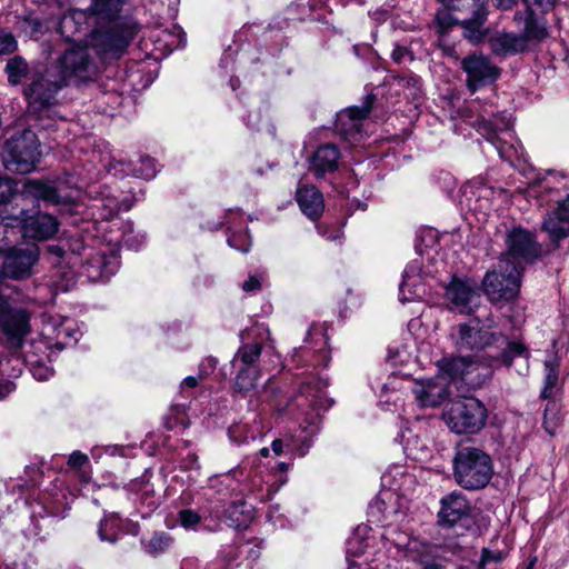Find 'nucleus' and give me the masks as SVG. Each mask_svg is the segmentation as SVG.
<instances>
[{
	"label": "nucleus",
	"mask_w": 569,
	"mask_h": 569,
	"mask_svg": "<svg viewBox=\"0 0 569 569\" xmlns=\"http://www.w3.org/2000/svg\"><path fill=\"white\" fill-rule=\"evenodd\" d=\"M395 84L403 90L406 98H412L416 100L421 94L420 78L415 74L396 77Z\"/></svg>",
	"instance_id": "41"
},
{
	"label": "nucleus",
	"mask_w": 569,
	"mask_h": 569,
	"mask_svg": "<svg viewBox=\"0 0 569 569\" xmlns=\"http://www.w3.org/2000/svg\"><path fill=\"white\" fill-rule=\"evenodd\" d=\"M426 286L418 262H410L402 273V281L399 286L400 302H410L421 299L426 295Z\"/></svg>",
	"instance_id": "27"
},
{
	"label": "nucleus",
	"mask_w": 569,
	"mask_h": 569,
	"mask_svg": "<svg viewBox=\"0 0 569 569\" xmlns=\"http://www.w3.org/2000/svg\"><path fill=\"white\" fill-rule=\"evenodd\" d=\"M14 389H16V386L12 381L0 380V400H3Z\"/></svg>",
	"instance_id": "61"
},
{
	"label": "nucleus",
	"mask_w": 569,
	"mask_h": 569,
	"mask_svg": "<svg viewBox=\"0 0 569 569\" xmlns=\"http://www.w3.org/2000/svg\"><path fill=\"white\" fill-rule=\"evenodd\" d=\"M385 531L381 535L385 547L393 557H402L413 562L427 563L431 558L432 546L419 538L412 537L408 531L400 530L392 519L382 521Z\"/></svg>",
	"instance_id": "12"
},
{
	"label": "nucleus",
	"mask_w": 569,
	"mask_h": 569,
	"mask_svg": "<svg viewBox=\"0 0 569 569\" xmlns=\"http://www.w3.org/2000/svg\"><path fill=\"white\" fill-rule=\"evenodd\" d=\"M560 406L557 401L550 400L546 406L543 415V428L546 432L553 436L560 425Z\"/></svg>",
	"instance_id": "42"
},
{
	"label": "nucleus",
	"mask_w": 569,
	"mask_h": 569,
	"mask_svg": "<svg viewBox=\"0 0 569 569\" xmlns=\"http://www.w3.org/2000/svg\"><path fill=\"white\" fill-rule=\"evenodd\" d=\"M375 97L369 94L362 107H349L337 113L336 130L348 142H360L365 136L363 121L369 114Z\"/></svg>",
	"instance_id": "18"
},
{
	"label": "nucleus",
	"mask_w": 569,
	"mask_h": 569,
	"mask_svg": "<svg viewBox=\"0 0 569 569\" xmlns=\"http://www.w3.org/2000/svg\"><path fill=\"white\" fill-rule=\"evenodd\" d=\"M555 0H525L526 8L537 7L542 13L552 9Z\"/></svg>",
	"instance_id": "58"
},
{
	"label": "nucleus",
	"mask_w": 569,
	"mask_h": 569,
	"mask_svg": "<svg viewBox=\"0 0 569 569\" xmlns=\"http://www.w3.org/2000/svg\"><path fill=\"white\" fill-rule=\"evenodd\" d=\"M30 372L39 381L48 380L53 375V370L49 366L38 361L31 365Z\"/></svg>",
	"instance_id": "52"
},
{
	"label": "nucleus",
	"mask_w": 569,
	"mask_h": 569,
	"mask_svg": "<svg viewBox=\"0 0 569 569\" xmlns=\"http://www.w3.org/2000/svg\"><path fill=\"white\" fill-rule=\"evenodd\" d=\"M19 221L22 236L38 241L54 237L60 226L54 216L40 211L30 214L27 210H21Z\"/></svg>",
	"instance_id": "21"
},
{
	"label": "nucleus",
	"mask_w": 569,
	"mask_h": 569,
	"mask_svg": "<svg viewBox=\"0 0 569 569\" xmlns=\"http://www.w3.org/2000/svg\"><path fill=\"white\" fill-rule=\"evenodd\" d=\"M16 193V183L12 179L0 178V204L8 202Z\"/></svg>",
	"instance_id": "51"
},
{
	"label": "nucleus",
	"mask_w": 569,
	"mask_h": 569,
	"mask_svg": "<svg viewBox=\"0 0 569 569\" xmlns=\"http://www.w3.org/2000/svg\"><path fill=\"white\" fill-rule=\"evenodd\" d=\"M493 321L488 318L482 322L473 318L469 322L459 323L451 336L456 347L463 350L485 351L488 358L487 369L483 377L489 373L488 369H496L502 366L509 367L516 357L527 353L526 347L520 341H511L505 335L493 329Z\"/></svg>",
	"instance_id": "2"
},
{
	"label": "nucleus",
	"mask_w": 569,
	"mask_h": 569,
	"mask_svg": "<svg viewBox=\"0 0 569 569\" xmlns=\"http://www.w3.org/2000/svg\"><path fill=\"white\" fill-rule=\"evenodd\" d=\"M21 196L26 199L43 201L50 206L68 202L67 198L59 194L56 183L49 180L27 179L23 182Z\"/></svg>",
	"instance_id": "26"
},
{
	"label": "nucleus",
	"mask_w": 569,
	"mask_h": 569,
	"mask_svg": "<svg viewBox=\"0 0 569 569\" xmlns=\"http://www.w3.org/2000/svg\"><path fill=\"white\" fill-rule=\"evenodd\" d=\"M260 281L257 277L251 276L248 280L242 283V289L247 292L258 290L260 288Z\"/></svg>",
	"instance_id": "62"
},
{
	"label": "nucleus",
	"mask_w": 569,
	"mask_h": 569,
	"mask_svg": "<svg viewBox=\"0 0 569 569\" xmlns=\"http://www.w3.org/2000/svg\"><path fill=\"white\" fill-rule=\"evenodd\" d=\"M243 475L242 468H236L229 471L228 473H223L210 479V487L217 489L222 495H228L229 492L234 491L237 488L233 487L234 481L239 482V476Z\"/></svg>",
	"instance_id": "38"
},
{
	"label": "nucleus",
	"mask_w": 569,
	"mask_h": 569,
	"mask_svg": "<svg viewBox=\"0 0 569 569\" xmlns=\"http://www.w3.org/2000/svg\"><path fill=\"white\" fill-rule=\"evenodd\" d=\"M461 68L467 74V86L472 92L492 84L500 74V69L482 54L475 53L463 58Z\"/></svg>",
	"instance_id": "20"
},
{
	"label": "nucleus",
	"mask_w": 569,
	"mask_h": 569,
	"mask_svg": "<svg viewBox=\"0 0 569 569\" xmlns=\"http://www.w3.org/2000/svg\"><path fill=\"white\" fill-rule=\"evenodd\" d=\"M237 370L234 386L238 391H249L256 387L259 378L258 368H234Z\"/></svg>",
	"instance_id": "40"
},
{
	"label": "nucleus",
	"mask_w": 569,
	"mask_h": 569,
	"mask_svg": "<svg viewBox=\"0 0 569 569\" xmlns=\"http://www.w3.org/2000/svg\"><path fill=\"white\" fill-rule=\"evenodd\" d=\"M391 58L396 63H406L413 60V54L407 47L396 44L392 52Z\"/></svg>",
	"instance_id": "53"
},
{
	"label": "nucleus",
	"mask_w": 569,
	"mask_h": 569,
	"mask_svg": "<svg viewBox=\"0 0 569 569\" xmlns=\"http://www.w3.org/2000/svg\"><path fill=\"white\" fill-rule=\"evenodd\" d=\"M445 296L450 309L462 315H470L480 305V295L477 284L470 279L452 278L446 286Z\"/></svg>",
	"instance_id": "19"
},
{
	"label": "nucleus",
	"mask_w": 569,
	"mask_h": 569,
	"mask_svg": "<svg viewBox=\"0 0 569 569\" xmlns=\"http://www.w3.org/2000/svg\"><path fill=\"white\" fill-rule=\"evenodd\" d=\"M560 365L556 358L545 361V385L540 392L543 399H550L560 388L559 380Z\"/></svg>",
	"instance_id": "34"
},
{
	"label": "nucleus",
	"mask_w": 569,
	"mask_h": 569,
	"mask_svg": "<svg viewBox=\"0 0 569 569\" xmlns=\"http://www.w3.org/2000/svg\"><path fill=\"white\" fill-rule=\"evenodd\" d=\"M238 468L243 469V475L239 476V482L242 483L243 490H247L256 496L260 501L270 499V497L280 489V485L276 481H271V478H276L269 472L263 471L261 466L249 467L248 463H242Z\"/></svg>",
	"instance_id": "23"
},
{
	"label": "nucleus",
	"mask_w": 569,
	"mask_h": 569,
	"mask_svg": "<svg viewBox=\"0 0 569 569\" xmlns=\"http://www.w3.org/2000/svg\"><path fill=\"white\" fill-rule=\"evenodd\" d=\"M277 468H278L280 475L277 477V479L274 481L277 485H280V487H281L287 482V477L284 476V473L288 471L289 465L286 462H279L277 465Z\"/></svg>",
	"instance_id": "63"
},
{
	"label": "nucleus",
	"mask_w": 569,
	"mask_h": 569,
	"mask_svg": "<svg viewBox=\"0 0 569 569\" xmlns=\"http://www.w3.org/2000/svg\"><path fill=\"white\" fill-rule=\"evenodd\" d=\"M441 376L425 381H416L412 387L416 400L421 407H437L450 395L449 380H463L467 383H479L472 377L478 363L468 357L443 359L440 365Z\"/></svg>",
	"instance_id": "5"
},
{
	"label": "nucleus",
	"mask_w": 569,
	"mask_h": 569,
	"mask_svg": "<svg viewBox=\"0 0 569 569\" xmlns=\"http://www.w3.org/2000/svg\"><path fill=\"white\" fill-rule=\"evenodd\" d=\"M119 266L118 251L114 249L110 250L108 254L90 249L81 262L83 273L91 281H107L117 272Z\"/></svg>",
	"instance_id": "22"
},
{
	"label": "nucleus",
	"mask_w": 569,
	"mask_h": 569,
	"mask_svg": "<svg viewBox=\"0 0 569 569\" xmlns=\"http://www.w3.org/2000/svg\"><path fill=\"white\" fill-rule=\"evenodd\" d=\"M126 0H91L87 10L72 9L64 13L58 24L60 33L67 39L77 33H86L89 21L97 19L112 23L104 34V44L109 52H122L137 33L132 19H122L120 13Z\"/></svg>",
	"instance_id": "1"
},
{
	"label": "nucleus",
	"mask_w": 569,
	"mask_h": 569,
	"mask_svg": "<svg viewBox=\"0 0 569 569\" xmlns=\"http://www.w3.org/2000/svg\"><path fill=\"white\" fill-rule=\"evenodd\" d=\"M521 270L508 259H499L495 269L483 278V290L492 301L512 300L520 289Z\"/></svg>",
	"instance_id": "14"
},
{
	"label": "nucleus",
	"mask_w": 569,
	"mask_h": 569,
	"mask_svg": "<svg viewBox=\"0 0 569 569\" xmlns=\"http://www.w3.org/2000/svg\"><path fill=\"white\" fill-rule=\"evenodd\" d=\"M119 241L123 242L130 249L138 250L144 242V237L141 236L139 238V240L138 239L136 240L134 237L131 234V232L123 233Z\"/></svg>",
	"instance_id": "60"
},
{
	"label": "nucleus",
	"mask_w": 569,
	"mask_h": 569,
	"mask_svg": "<svg viewBox=\"0 0 569 569\" xmlns=\"http://www.w3.org/2000/svg\"><path fill=\"white\" fill-rule=\"evenodd\" d=\"M50 74L64 87L81 86L93 81L97 66L90 50L83 44H73L61 52L48 67Z\"/></svg>",
	"instance_id": "9"
},
{
	"label": "nucleus",
	"mask_w": 569,
	"mask_h": 569,
	"mask_svg": "<svg viewBox=\"0 0 569 569\" xmlns=\"http://www.w3.org/2000/svg\"><path fill=\"white\" fill-rule=\"evenodd\" d=\"M340 151L337 146L327 143L317 148L310 157L309 170L317 177L323 178L338 169Z\"/></svg>",
	"instance_id": "28"
},
{
	"label": "nucleus",
	"mask_w": 569,
	"mask_h": 569,
	"mask_svg": "<svg viewBox=\"0 0 569 569\" xmlns=\"http://www.w3.org/2000/svg\"><path fill=\"white\" fill-rule=\"evenodd\" d=\"M173 539L166 532H156L149 540L143 541L147 553L158 556L166 552L172 545Z\"/></svg>",
	"instance_id": "39"
},
{
	"label": "nucleus",
	"mask_w": 569,
	"mask_h": 569,
	"mask_svg": "<svg viewBox=\"0 0 569 569\" xmlns=\"http://www.w3.org/2000/svg\"><path fill=\"white\" fill-rule=\"evenodd\" d=\"M399 439L407 457L413 460H420L427 456V443L419 436L412 433L410 429L402 431Z\"/></svg>",
	"instance_id": "33"
},
{
	"label": "nucleus",
	"mask_w": 569,
	"mask_h": 569,
	"mask_svg": "<svg viewBox=\"0 0 569 569\" xmlns=\"http://www.w3.org/2000/svg\"><path fill=\"white\" fill-rule=\"evenodd\" d=\"M39 247L37 244H27L22 247H11L3 252L2 277L13 280L29 278L32 268L39 260Z\"/></svg>",
	"instance_id": "17"
},
{
	"label": "nucleus",
	"mask_w": 569,
	"mask_h": 569,
	"mask_svg": "<svg viewBox=\"0 0 569 569\" xmlns=\"http://www.w3.org/2000/svg\"><path fill=\"white\" fill-rule=\"evenodd\" d=\"M471 506L467 497L460 491H452L440 499L438 522L442 527L451 528L463 519L469 518Z\"/></svg>",
	"instance_id": "24"
},
{
	"label": "nucleus",
	"mask_w": 569,
	"mask_h": 569,
	"mask_svg": "<svg viewBox=\"0 0 569 569\" xmlns=\"http://www.w3.org/2000/svg\"><path fill=\"white\" fill-rule=\"evenodd\" d=\"M239 549L240 546L236 541L222 545L218 552L219 559L228 565L230 569H233L239 558Z\"/></svg>",
	"instance_id": "44"
},
{
	"label": "nucleus",
	"mask_w": 569,
	"mask_h": 569,
	"mask_svg": "<svg viewBox=\"0 0 569 569\" xmlns=\"http://www.w3.org/2000/svg\"><path fill=\"white\" fill-rule=\"evenodd\" d=\"M260 435L259 427L247 422H238L229 427L228 436L237 445H243L254 440Z\"/></svg>",
	"instance_id": "36"
},
{
	"label": "nucleus",
	"mask_w": 569,
	"mask_h": 569,
	"mask_svg": "<svg viewBox=\"0 0 569 569\" xmlns=\"http://www.w3.org/2000/svg\"><path fill=\"white\" fill-rule=\"evenodd\" d=\"M328 386V381L323 378H310L308 381L303 382L300 388V393L292 400L287 407H281L278 403H271L279 412H283L289 410L292 411V408L301 409L310 408V411H303L305 421L308 426L311 427L310 435H312L317 426L320 421V411L327 410L331 407L332 401L326 397L325 390Z\"/></svg>",
	"instance_id": "11"
},
{
	"label": "nucleus",
	"mask_w": 569,
	"mask_h": 569,
	"mask_svg": "<svg viewBox=\"0 0 569 569\" xmlns=\"http://www.w3.org/2000/svg\"><path fill=\"white\" fill-rule=\"evenodd\" d=\"M443 8L437 11L438 31L445 33L450 27L460 24L463 36L472 43L485 38V22L488 17V0H440Z\"/></svg>",
	"instance_id": "6"
},
{
	"label": "nucleus",
	"mask_w": 569,
	"mask_h": 569,
	"mask_svg": "<svg viewBox=\"0 0 569 569\" xmlns=\"http://www.w3.org/2000/svg\"><path fill=\"white\" fill-rule=\"evenodd\" d=\"M124 532V520L116 512L106 513L98 528L101 541L116 543Z\"/></svg>",
	"instance_id": "31"
},
{
	"label": "nucleus",
	"mask_w": 569,
	"mask_h": 569,
	"mask_svg": "<svg viewBox=\"0 0 569 569\" xmlns=\"http://www.w3.org/2000/svg\"><path fill=\"white\" fill-rule=\"evenodd\" d=\"M505 242L507 249L500 259H508L510 263L517 264L521 271L525 264L532 263L540 256L541 248L535 234L522 227L509 229Z\"/></svg>",
	"instance_id": "15"
},
{
	"label": "nucleus",
	"mask_w": 569,
	"mask_h": 569,
	"mask_svg": "<svg viewBox=\"0 0 569 569\" xmlns=\"http://www.w3.org/2000/svg\"><path fill=\"white\" fill-rule=\"evenodd\" d=\"M201 517L191 509H183L179 512L180 525L186 529H194Z\"/></svg>",
	"instance_id": "49"
},
{
	"label": "nucleus",
	"mask_w": 569,
	"mask_h": 569,
	"mask_svg": "<svg viewBox=\"0 0 569 569\" xmlns=\"http://www.w3.org/2000/svg\"><path fill=\"white\" fill-rule=\"evenodd\" d=\"M228 244L231 248L246 253L251 248V238L247 230L232 232L228 236Z\"/></svg>",
	"instance_id": "45"
},
{
	"label": "nucleus",
	"mask_w": 569,
	"mask_h": 569,
	"mask_svg": "<svg viewBox=\"0 0 569 569\" xmlns=\"http://www.w3.org/2000/svg\"><path fill=\"white\" fill-rule=\"evenodd\" d=\"M89 458L87 455L82 453L79 450L73 451L68 460V465L74 469H81L83 466L88 465Z\"/></svg>",
	"instance_id": "56"
},
{
	"label": "nucleus",
	"mask_w": 569,
	"mask_h": 569,
	"mask_svg": "<svg viewBox=\"0 0 569 569\" xmlns=\"http://www.w3.org/2000/svg\"><path fill=\"white\" fill-rule=\"evenodd\" d=\"M18 48V42L11 32L0 30V54H11Z\"/></svg>",
	"instance_id": "48"
},
{
	"label": "nucleus",
	"mask_w": 569,
	"mask_h": 569,
	"mask_svg": "<svg viewBox=\"0 0 569 569\" xmlns=\"http://www.w3.org/2000/svg\"><path fill=\"white\" fill-rule=\"evenodd\" d=\"M369 528L367 526H358L352 535L347 540L346 553L347 559L349 561V566H355L361 569L358 565H356L350 558H357L363 555L369 547V537H368ZM350 567H348L349 569Z\"/></svg>",
	"instance_id": "32"
},
{
	"label": "nucleus",
	"mask_w": 569,
	"mask_h": 569,
	"mask_svg": "<svg viewBox=\"0 0 569 569\" xmlns=\"http://www.w3.org/2000/svg\"><path fill=\"white\" fill-rule=\"evenodd\" d=\"M320 345V348L317 350V353L315 355L312 365L315 367H327L330 361V356L328 350L325 348L326 341L321 339Z\"/></svg>",
	"instance_id": "54"
},
{
	"label": "nucleus",
	"mask_w": 569,
	"mask_h": 569,
	"mask_svg": "<svg viewBox=\"0 0 569 569\" xmlns=\"http://www.w3.org/2000/svg\"><path fill=\"white\" fill-rule=\"evenodd\" d=\"M296 200L302 213L312 221L318 220L323 212V196L315 186L299 187L296 192Z\"/></svg>",
	"instance_id": "29"
},
{
	"label": "nucleus",
	"mask_w": 569,
	"mask_h": 569,
	"mask_svg": "<svg viewBox=\"0 0 569 569\" xmlns=\"http://www.w3.org/2000/svg\"><path fill=\"white\" fill-rule=\"evenodd\" d=\"M64 88L59 80L50 74L49 68L44 73L36 77L23 89V94L28 101V109L31 113L37 114L39 118L56 104L57 94Z\"/></svg>",
	"instance_id": "16"
},
{
	"label": "nucleus",
	"mask_w": 569,
	"mask_h": 569,
	"mask_svg": "<svg viewBox=\"0 0 569 569\" xmlns=\"http://www.w3.org/2000/svg\"><path fill=\"white\" fill-rule=\"evenodd\" d=\"M489 47L493 54L507 57L522 53L529 49L520 33L499 32L489 39Z\"/></svg>",
	"instance_id": "30"
},
{
	"label": "nucleus",
	"mask_w": 569,
	"mask_h": 569,
	"mask_svg": "<svg viewBox=\"0 0 569 569\" xmlns=\"http://www.w3.org/2000/svg\"><path fill=\"white\" fill-rule=\"evenodd\" d=\"M416 477L401 465H393L381 476V491L370 503V512L381 515L380 521L389 519L403 522L407 517L409 496L413 492Z\"/></svg>",
	"instance_id": "3"
},
{
	"label": "nucleus",
	"mask_w": 569,
	"mask_h": 569,
	"mask_svg": "<svg viewBox=\"0 0 569 569\" xmlns=\"http://www.w3.org/2000/svg\"><path fill=\"white\" fill-rule=\"evenodd\" d=\"M204 569H230V568L222 560H220L219 556L217 555V557L212 561L207 563Z\"/></svg>",
	"instance_id": "64"
},
{
	"label": "nucleus",
	"mask_w": 569,
	"mask_h": 569,
	"mask_svg": "<svg viewBox=\"0 0 569 569\" xmlns=\"http://www.w3.org/2000/svg\"><path fill=\"white\" fill-rule=\"evenodd\" d=\"M57 336L59 338H68L78 341L80 331L71 326V323H63L59 329Z\"/></svg>",
	"instance_id": "57"
},
{
	"label": "nucleus",
	"mask_w": 569,
	"mask_h": 569,
	"mask_svg": "<svg viewBox=\"0 0 569 569\" xmlns=\"http://www.w3.org/2000/svg\"><path fill=\"white\" fill-rule=\"evenodd\" d=\"M29 72L28 62L20 56H16L8 60L6 64V73L8 81L12 86L20 84Z\"/></svg>",
	"instance_id": "37"
},
{
	"label": "nucleus",
	"mask_w": 569,
	"mask_h": 569,
	"mask_svg": "<svg viewBox=\"0 0 569 569\" xmlns=\"http://www.w3.org/2000/svg\"><path fill=\"white\" fill-rule=\"evenodd\" d=\"M502 559L500 551L483 549L481 555V566H486L490 562H499Z\"/></svg>",
	"instance_id": "59"
},
{
	"label": "nucleus",
	"mask_w": 569,
	"mask_h": 569,
	"mask_svg": "<svg viewBox=\"0 0 569 569\" xmlns=\"http://www.w3.org/2000/svg\"><path fill=\"white\" fill-rule=\"evenodd\" d=\"M565 177L563 173L548 170L543 176L538 173L529 184V194L537 198L539 206H557L542 223L543 231L548 233L552 242H559L569 236V196H563L559 188L552 186L551 181Z\"/></svg>",
	"instance_id": "4"
},
{
	"label": "nucleus",
	"mask_w": 569,
	"mask_h": 569,
	"mask_svg": "<svg viewBox=\"0 0 569 569\" xmlns=\"http://www.w3.org/2000/svg\"><path fill=\"white\" fill-rule=\"evenodd\" d=\"M0 156L4 169L10 172L26 174L33 171L41 156L37 134L30 129L13 134L3 143Z\"/></svg>",
	"instance_id": "10"
},
{
	"label": "nucleus",
	"mask_w": 569,
	"mask_h": 569,
	"mask_svg": "<svg viewBox=\"0 0 569 569\" xmlns=\"http://www.w3.org/2000/svg\"><path fill=\"white\" fill-rule=\"evenodd\" d=\"M473 126L497 149L500 158L512 166H516V162L526 161L525 149L512 131L510 113L491 114L485 110Z\"/></svg>",
	"instance_id": "7"
},
{
	"label": "nucleus",
	"mask_w": 569,
	"mask_h": 569,
	"mask_svg": "<svg viewBox=\"0 0 569 569\" xmlns=\"http://www.w3.org/2000/svg\"><path fill=\"white\" fill-rule=\"evenodd\" d=\"M261 355V345L258 342L254 343H244L239 348L237 353L232 359L233 368H258L256 362Z\"/></svg>",
	"instance_id": "35"
},
{
	"label": "nucleus",
	"mask_w": 569,
	"mask_h": 569,
	"mask_svg": "<svg viewBox=\"0 0 569 569\" xmlns=\"http://www.w3.org/2000/svg\"><path fill=\"white\" fill-rule=\"evenodd\" d=\"M98 208L100 210L99 217L104 220H110L122 210V204L114 199H107L103 200Z\"/></svg>",
	"instance_id": "47"
},
{
	"label": "nucleus",
	"mask_w": 569,
	"mask_h": 569,
	"mask_svg": "<svg viewBox=\"0 0 569 569\" xmlns=\"http://www.w3.org/2000/svg\"><path fill=\"white\" fill-rule=\"evenodd\" d=\"M217 363L218 361L213 357H208L203 359L199 365V378L210 376L214 371Z\"/></svg>",
	"instance_id": "55"
},
{
	"label": "nucleus",
	"mask_w": 569,
	"mask_h": 569,
	"mask_svg": "<svg viewBox=\"0 0 569 569\" xmlns=\"http://www.w3.org/2000/svg\"><path fill=\"white\" fill-rule=\"evenodd\" d=\"M513 21L521 26V37L526 44L530 47L548 38L549 30L545 18L538 17L532 8H526L523 11H517Z\"/></svg>",
	"instance_id": "25"
},
{
	"label": "nucleus",
	"mask_w": 569,
	"mask_h": 569,
	"mask_svg": "<svg viewBox=\"0 0 569 569\" xmlns=\"http://www.w3.org/2000/svg\"><path fill=\"white\" fill-rule=\"evenodd\" d=\"M453 479L465 490H480L493 475L491 457L476 447H459L452 459Z\"/></svg>",
	"instance_id": "8"
},
{
	"label": "nucleus",
	"mask_w": 569,
	"mask_h": 569,
	"mask_svg": "<svg viewBox=\"0 0 569 569\" xmlns=\"http://www.w3.org/2000/svg\"><path fill=\"white\" fill-rule=\"evenodd\" d=\"M67 251H70V253L74 256L86 257V253L90 252V249H92L89 246L84 244V241L80 238L72 237L66 242Z\"/></svg>",
	"instance_id": "50"
},
{
	"label": "nucleus",
	"mask_w": 569,
	"mask_h": 569,
	"mask_svg": "<svg viewBox=\"0 0 569 569\" xmlns=\"http://www.w3.org/2000/svg\"><path fill=\"white\" fill-rule=\"evenodd\" d=\"M163 37L167 39L166 46L169 51L182 48L186 44V33L179 26H174L170 32L164 31Z\"/></svg>",
	"instance_id": "46"
},
{
	"label": "nucleus",
	"mask_w": 569,
	"mask_h": 569,
	"mask_svg": "<svg viewBox=\"0 0 569 569\" xmlns=\"http://www.w3.org/2000/svg\"><path fill=\"white\" fill-rule=\"evenodd\" d=\"M129 171L132 172L133 176L138 178H142L144 180H150L157 174V166L152 158L146 156L140 157L138 162L134 164L132 169Z\"/></svg>",
	"instance_id": "43"
},
{
	"label": "nucleus",
	"mask_w": 569,
	"mask_h": 569,
	"mask_svg": "<svg viewBox=\"0 0 569 569\" xmlns=\"http://www.w3.org/2000/svg\"><path fill=\"white\" fill-rule=\"evenodd\" d=\"M443 419L456 433H477L486 425L487 409L480 400L466 397L452 401L443 412Z\"/></svg>",
	"instance_id": "13"
}]
</instances>
